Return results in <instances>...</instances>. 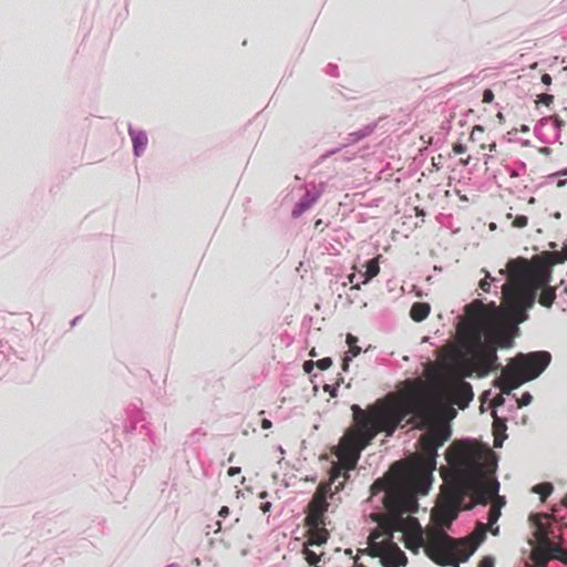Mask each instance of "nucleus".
Listing matches in <instances>:
<instances>
[{
    "instance_id": "obj_1",
    "label": "nucleus",
    "mask_w": 567,
    "mask_h": 567,
    "mask_svg": "<svg viewBox=\"0 0 567 567\" xmlns=\"http://www.w3.org/2000/svg\"><path fill=\"white\" fill-rule=\"evenodd\" d=\"M355 426L343 441V449L351 457L350 468L357 465L364 450L378 433L392 436L402 421L409 415L419 420L417 427L426 429L419 439L421 455L410 464L395 462L390 468V477L377 480L371 485V494L384 492L383 504L386 515L382 526L390 532H402L404 546L417 553L420 547L437 565L458 567L476 550L485 536L486 526L478 524L475 539H454L444 530L434 528L424 538L416 513L417 494L425 495L430 488L431 475L436 467L439 447L452 435L449 423L439 419L423 394L413 390L404 394H388L362 410L352 405Z\"/></svg>"
},
{
    "instance_id": "obj_2",
    "label": "nucleus",
    "mask_w": 567,
    "mask_h": 567,
    "mask_svg": "<svg viewBox=\"0 0 567 567\" xmlns=\"http://www.w3.org/2000/svg\"><path fill=\"white\" fill-rule=\"evenodd\" d=\"M504 320L502 308L476 299L464 308V318L457 326L460 344L470 354L473 369L480 377L498 369L496 348L483 342V337L494 333Z\"/></svg>"
},
{
    "instance_id": "obj_3",
    "label": "nucleus",
    "mask_w": 567,
    "mask_h": 567,
    "mask_svg": "<svg viewBox=\"0 0 567 567\" xmlns=\"http://www.w3.org/2000/svg\"><path fill=\"white\" fill-rule=\"evenodd\" d=\"M485 452L475 443L456 441L446 450V461L453 472L444 496L454 506H458L468 492L475 495L477 504L486 505L497 498L499 484L496 481L482 482Z\"/></svg>"
},
{
    "instance_id": "obj_4",
    "label": "nucleus",
    "mask_w": 567,
    "mask_h": 567,
    "mask_svg": "<svg viewBox=\"0 0 567 567\" xmlns=\"http://www.w3.org/2000/svg\"><path fill=\"white\" fill-rule=\"evenodd\" d=\"M533 267L526 259H513L507 264L509 285H503L505 311L517 323L527 320V310L533 308L534 298L526 284Z\"/></svg>"
},
{
    "instance_id": "obj_5",
    "label": "nucleus",
    "mask_w": 567,
    "mask_h": 567,
    "mask_svg": "<svg viewBox=\"0 0 567 567\" xmlns=\"http://www.w3.org/2000/svg\"><path fill=\"white\" fill-rule=\"evenodd\" d=\"M354 424H357L355 421ZM354 426L355 425L350 427L340 441V457L344 461V467L341 465H334L330 471L329 482L320 483L318 485L310 503L308 504L307 516L305 519L306 525H326L324 514L329 507L327 497L328 495H331V485L338 482V484L336 485V492H339L340 489L343 488L344 482L349 478L348 472L350 471L349 466L351 464V457L343 449V441ZM354 467L355 465L351 467V470H353Z\"/></svg>"
},
{
    "instance_id": "obj_6",
    "label": "nucleus",
    "mask_w": 567,
    "mask_h": 567,
    "mask_svg": "<svg viewBox=\"0 0 567 567\" xmlns=\"http://www.w3.org/2000/svg\"><path fill=\"white\" fill-rule=\"evenodd\" d=\"M550 354L545 351L518 354L507 367L502 369V375L496 385L502 393L509 394L524 382L537 378L549 364Z\"/></svg>"
},
{
    "instance_id": "obj_7",
    "label": "nucleus",
    "mask_w": 567,
    "mask_h": 567,
    "mask_svg": "<svg viewBox=\"0 0 567 567\" xmlns=\"http://www.w3.org/2000/svg\"><path fill=\"white\" fill-rule=\"evenodd\" d=\"M447 394L451 401L460 409H464L473 400L474 393L468 382L457 378L446 385Z\"/></svg>"
},
{
    "instance_id": "obj_8",
    "label": "nucleus",
    "mask_w": 567,
    "mask_h": 567,
    "mask_svg": "<svg viewBox=\"0 0 567 567\" xmlns=\"http://www.w3.org/2000/svg\"><path fill=\"white\" fill-rule=\"evenodd\" d=\"M550 278V271L546 266L536 265L533 267L526 289L533 295L534 301L538 290L549 287Z\"/></svg>"
},
{
    "instance_id": "obj_9",
    "label": "nucleus",
    "mask_w": 567,
    "mask_h": 567,
    "mask_svg": "<svg viewBox=\"0 0 567 567\" xmlns=\"http://www.w3.org/2000/svg\"><path fill=\"white\" fill-rule=\"evenodd\" d=\"M381 563L384 567H401L408 564V557L395 543L390 540Z\"/></svg>"
},
{
    "instance_id": "obj_10",
    "label": "nucleus",
    "mask_w": 567,
    "mask_h": 567,
    "mask_svg": "<svg viewBox=\"0 0 567 567\" xmlns=\"http://www.w3.org/2000/svg\"><path fill=\"white\" fill-rule=\"evenodd\" d=\"M553 515L549 514H533L529 517V520L535 525V537L538 540L540 546H546L550 543L549 540V532L545 526L543 519H549Z\"/></svg>"
},
{
    "instance_id": "obj_11",
    "label": "nucleus",
    "mask_w": 567,
    "mask_h": 567,
    "mask_svg": "<svg viewBox=\"0 0 567 567\" xmlns=\"http://www.w3.org/2000/svg\"><path fill=\"white\" fill-rule=\"evenodd\" d=\"M470 141L477 144L481 150H488L491 152L496 150V142L489 140L485 128L481 125H475L470 134Z\"/></svg>"
},
{
    "instance_id": "obj_12",
    "label": "nucleus",
    "mask_w": 567,
    "mask_h": 567,
    "mask_svg": "<svg viewBox=\"0 0 567 567\" xmlns=\"http://www.w3.org/2000/svg\"><path fill=\"white\" fill-rule=\"evenodd\" d=\"M308 527L307 542L305 545H322L326 544L329 538V532L326 525H306Z\"/></svg>"
},
{
    "instance_id": "obj_13",
    "label": "nucleus",
    "mask_w": 567,
    "mask_h": 567,
    "mask_svg": "<svg viewBox=\"0 0 567 567\" xmlns=\"http://www.w3.org/2000/svg\"><path fill=\"white\" fill-rule=\"evenodd\" d=\"M431 307L426 302H414L410 310L411 318L416 321H423L430 313Z\"/></svg>"
},
{
    "instance_id": "obj_14",
    "label": "nucleus",
    "mask_w": 567,
    "mask_h": 567,
    "mask_svg": "<svg viewBox=\"0 0 567 567\" xmlns=\"http://www.w3.org/2000/svg\"><path fill=\"white\" fill-rule=\"evenodd\" d=\"M357 342H358L357 337H354L350 333L347 336V343L349 344V353L351 355L350 357L347 355L343 358V360H342V370L343 371H348L349 362L351 361V359L353 357H357L361 352V348L357 346Z\"/></svg>"
},
{
    "instance_id": "obj_15",
    "label": "nucleus",
    "mask_w": 567,
    "mask_h": 567,
    "mask_svg": "<svg viewBox=\"0 0 567 567\" xmlns=\"http://www.w3.org/2000/svg\"><path fill=\"white\" fill-rule=\"evenodd\" d=\"M381 256L370 259L365 265V271L362 274V284H368L371 279L377 277L380 272L379 259Z\"/></svg>"
},
{
    "instance_id": "obj_16",
    "label": "nucleus",
    "mask_w": 567,
    "mask_h": 567,
    "mask_svg": "<svg viewBox=\"0 0 567 567\" xmlns=\"http://www.w3.org/2000/svg\"><path fill=\"white\" fill-rule=\"evenodd\" d=\"M530 558L537 567H546L548 560L550 559V555L548 554L546 547L539 546L533 549Z\"/></svg>"
},
{
    "instance_id": "obj_17",
    "label": "nucleus",
    "mask_w": 567,
    "mask_h": 567,
    "mask_svg": "<svg viewBox=\"0 0 567 567\" xmlns=\"http://www.w3.org/2000/svg\"><path fill=\"white\" fill-rule=\"evenodd\" d=\"M556 299V289L554 287H545L540 290L538 303L545 308H550Z\"/></svg>"
},
{
    "instance_id": "obj_18",
    "label": "nucleus",
    "mask_w": 567,
    "mask_h": 567,
    "mask_svg": "<svg viewBox=\"0 0 567 567\" xmlns=\"http://www.w3.org/2000/svg\"><path fill=\"white\" fill-rule=\"evenodd\" d=\"M507 220H512L511 227L522 229L528 225V216L524 214H514L513 208L505 215Z\"/></svg>"
},
{
    "instance_id": "obj_19",
    "label": "nucleus",
    "mask_w": 567,
    "mask_h": 567,
    "mask_svg": "<svg viewBox=\"0 0 567 567\" xmlns=\"http://www.w3.org/2000/svg\"><path fill=\"white\" fill-rule=\"evenodd\" d=\"M504 504V501L501 497H497L492 504L488 512V524L492 526L495 524L501 516V506Z\"/></svg>"
},
{
    "instance_id": "obj_20",
    "label": "nucleus",
    "mask_w": 567,
    "mask_h": 567,
    "mask_svg": "<svg viewBox=\"0 0 567 567\" xmlns=\"http://www.w3.org/2000/svg\"><path fill=\"white\" fill-rule=\"evenodd\" d=\"M554 487L550 483H540L533 487V492L540 496L542 502H545L546 498L551 494Z\"/></svg>"
},
{
    "instance_id": "obj_21",
    "label": "nucleus",
    "mask_w": 567,
    "mask_h": 567,
    "mask_svg": "<svg viewBox=\"0 0 567 567\" xmlns=\"http://www.w3.org/2000/svg\"><path fill=\"white\" fill-rule=\"evenodd\" d=\"M506 430V426L503 422L495 421L493 423V432H494V446L499 447L502 446L503 437H501V432H504Z\"/></svg>"
},
{
    "instance_id": "obj_22",
    "label": "nucleus",
    "mask_w": 567,
    "mask_h": 567,
    "mask_svg": "<svg viewBox=\"0 0 567 567\" xmlns=\"http://www.w3.org/2000/svg\"><path fill=\"white\" fill-rule=\"evenodd\" d=\"M312 204H313V199H309V198L301 199L292 209V213H291L292 217H295V218L299 217L302 213H305L307 209H309Z\"/></svg>"
},
{
    "instance_id": "obj_23",
    "label": "nucleus",
    "mask_w": 567,
    "mask_h": 567,
    "mask_svg": "<svg viewBox=\"0 0 567 567\" xmlns=\"http://www.w3.org/2000/svg\"><path fill=\"white\" fill-rule=\"evenodd\" d=\"M386 549H388V543L386 544L373 543L369 547V554L372 557H380L382 559Z\"/></svg>"
},
{
    "instance_id": "obj_24",
    "label": "nucleus",
    "mask_w": 567,
    "mask_h": 567,
    "mask_svg": "<svg viewBox=\"0 0 567 567\" xmlns=\"http://www.w3.org/2000/svg\"><path fill=\"white\" fill-rule=\"evenodd\" d=\"M305 555V559L310 566H316L320 561V555H317L313 550L308 548V545H305L302 550Z\"/></svg>"
},
{
    "instance_id": "obj_25",
    "label": "nucleus",
    "mask_w": 567,
    "mask_h": 567,
    "mask_svg": "<svg viewBox=\"0 0 567 567\" xmlns=\"http://www.w3.org/2000/svg\"><path fill=\"white\" fill-rule=\"evenodd\" d=\"M547 548L548 554H550V558H556V556H564L567 550L563 549L560 546L555 545L554 543H549L545 546Z\"/></svg>"
},
{
    "instance_id": "obj_26",
    "label": "nucleus",
    "mask_w": 567,
    "mask_h": 567,
    "mask_svg": "<svg viewBox=\"0 0 567 567\" xmlns=\"http://www.w3.org/2000/svg\"><path fill=\"white\" fill-rule=\"evenodd\" d=\"M454 515H450L449 513H441L439 517H436V523L441 526L449 527L451 522L454 519Z\"/></svg>"
},
{
    "instance_id": "obj_27",
    "label": "nucleus",
    "mask_w": 567,
    "mask_h": 567,
    "mask_svg": "<svg viewBox=\"0 0 567 567\" xmlns=\"http://www.w3.org/2000/svg\"><path fill=\"white\" fill-rule=\"evenodd\" d=\"M146 143H147L146 136L133 137L134 150L137 155L140 153V150H143L145 147Z\"/></svg>"
},
{
    "instance_id": "obj_28",
    "label": "nucleus",
    "mask_w": 567,
    "mask_h": 567,
    "mask_svg": "<svg viewBox=\"0 0 567 567\" xmlns=\"http://www.w3.org/2000/svg\"><path fill=\"white\" fill-rule=\"evenodd\" d=\"M494 279L491 277V275L487 272L485 278L482 279L480 281V288L485 291V292H488L489 289H491V282L493 281Z\"/></svg>"
},
{
    "instance_id": "obj_29",
    "label": "nucleus",
    "mask_w": 567,
    "mask_h": 567,
    "mask_svg": "<svg viewBox=\"0 0 567 567\" xmlns=\"http://www.w3.org/2000/svg\"><path fill=\"white\" fill-rule=\"evenodd\" d=\"M315 362H316V367L322 371L329 369L332 365L331 358H323V359H320Z\"/></svg>"
},
{
    "instance_id": "obj_30",
    "label": "nucleus",
    "mask_w": 567,
    "mask_h": 567,
    "mask_svg": "<svg viewBox=\"0 0 567 567\" xmlns=\"http://www.w3.org/2000/svg\"><path fill=\"white\" fill-rule=\"evenodd\" d=\"M494 100V93L492 90L489 89H486L484 92H483V99H482V102L483 103H492Z\"/></svg>"
},
{
    "instance_id": "obj_31",
    "label": "nucleus",
    "mask_w": 567,
    "mask_h": 567,
    "mask_svg": "<svg viewBox=\"0 0 567 567\" xmlns=\"http://www.w3.org/2000/svg\"><path fill=\"white\" fill-rule=\"evenodd\" d=\"M538 102L549 106L554 102V96L550 94H542L538 96Z\"/></svg>"
},
{
    "instance_id": "obj_32",
    "label": "nucleus",
    "mask_w": 567,
    "mask_h": 567,
    "mask_svg": "<svg viewBox=\"0 0 567 567\" xmlns=\"http://www.w3.org/2000/svg\"><path fill=\"white\" fill-rule=\"evenodd\" d=\"M452 151L455 155L464 154L466 152V146L462 143H454Z\"/></svg>"
},
{
    "instance_id": "obj_33",
    "label": "nucleus",
    "mask_w": 567,
    "mask_h": 567,
    "mask_svg": "<svg viewBox=\"0 0 567 567\" xmlns=\"http://www.w3.org/2000/svg\"><path fill=\"white\" fill-rule=\"evenodd\" d=\"M480 567H494V559L489 556L484 557L480 563Z\"/></svg>"
},
{
    "instance_id": "obj_34",
    "label": "nucleus",
    "mask_w": 567,
    "mask_h": 567,
    "mask_svg": "<svg viewBox=\"0 0 567 567\" xmlns=\"http://www.w3.org/2000/svg\"><path fill=\"white\" fill-rule=\"evenodd\" d=\"M316 367V362L312 360H308L303 363V370L306 373H310Z\"/></svg>"
},
{
    "instance_id": "obj_35",
    "label": "nucleus",
    "mask_w": 567,
    "mask_h": 567,
    "mask_svg": "<svg viewBox=\"0 0 567 567\" xmlns=\"http://www.w3.org/2000/svg\"><path fill=\"white\" fill-rule=\"evenodd\" d=\"M530 401H532V395L529 393H524L519 401V406L527 405L530 403Z\"/></svg>"
},
{
    "instance_id": "obj_36",
    "label": "nucleus",
    "mask_w": 567,
    "mask_h": 567,
    "mask_svg": "<svg viewBox=\"0 0 567 567\" xmlns=\"http://www.w3.org/2000/svg\"><path fill=\"white\" fill-rule=\"evenodd\" d=\"M259 508H260V511H261L262 513H265V514H266V513L270 512V509H271V503H270V502L261 503Z\"/></svg>"
},
{
    "instance_id": "obj_37",
    "label": "nucleus",
    "mask_w": 567,
    "mask_h": 567,
    "mask_svg": "<svg viewBox=\"0 0 567 567\" xmlns=\"http://www.w3.org/2000/svg\"><path fill=\"white\" fill-rule=\"evenodd\" d=\"M542 82L545 84V85H550L551 84V76L547 73L543 74L542 75Z\"/></svg>"
},
{
    "instance_id": "obj_38",
    "label": "nucleus",
    "mask_w": 567,
    "mask_h": 567,
    "mask_svg": "<svg viewBox=\"0 0 567 567\" xmlns=\"http://www.w3.org/2000/svg\"><path fill=\"white\" fill-rule=\"evenodd\" d=\"M218 515L223 518L227 517L229 515V508L227 506H223L220 509H219V513Z\"/></svg>"
},
{
    "instance_id": "obj_39",
    "label": "nucleus",
    "mask_w": 567,
    "mask_h": 567,
    "mask_svg": "<svg viewBox=\"0 0 567 567\" xmlns=\"http://www.w3.org/2000/svg\"><path fill=\"white\" fill-rule=\"evenodd\" d=\"M355 274L349 275L348 279L350 284H353V289H360V284H354Z\"/></svg>"
},
{
    "instance_id": "obj_40",
    "label": "nucleus",
    "mask_w": 567,
    "mask_h": 567,
    "mask_svg": "<svg viewBox=\"0 0 567 567\" xmlns=\"http://www.w3.org/2000/svg\"><path fill=\"white\" fill-rule=\"evenodd\" d=\"M324 391L329 392L331 396H337V389L330 385H324Z\"/></svg>"
},
{
    "instance_id": "obj_41",
    "label": "nucleus",
    "mask_w": 567,
    "mask_h": 567,
    "mask_svg": "<svg viewBox=\"0 0 567 567\" xmlns=\"http://www.w3.org/2000/svg\"><path fill=\"white\" fill-rule=\"evenodd\" d=\"M239 473H240V467H234V466H233V467H229V468H228V475H229V476H235V475H237V474H239Z\"/></svg>"
},
{
    "instance_id": "obj_42",
    "label": "nucleus",
    "mask_w": 567,
    "mask_h": 567,
    "mask_svg": "<svg viewBox=\"0 0 567 567\" xmlns=\"http://www.w3.org/2000/svg\"><path fill=\"white\" fill-rule=\"evenodd\" d=\"M261 427L262 429H270L271 427V422L267 419H264L262 422H261Z\"/></svg>"
},
{
    "instance_id": "obj_43",
    "label": "nucleus",
    "mask_w": 567,
    "mask_h": 567,
    "mask_svg": "<svg viewBox=\"0 0 567 567\" xmlns=\"http://www.w3.org/2000/svg\"><path fill=\"white\" fill-rule=\"evenodd\" d=\"M470 162H471V156H467V157H465V158H461V159H460V163H461L463 166L468 165V164H470Z\"/></svg>"
},
{
    "instance_id": "obj_44",
    "label": "nucleus",
    "mask_w": 567,
    "mask_h": 567,
    "mask_svg": "<svg viewBox=\"0 0 567 567\" xmlns=\"http://www.w3.org/2000/svg\"><path fill=\"white\" fill-rule=\"evenodd\" d=\"M556 559L560 560L565 565H567V553L564 556H556Z\"/></svg>"
},
{
    "instance_id": "obj_45",
    "label": "nucleus",
    "mask_w": 567,
    "mask_h": 567,
    "mask_svg": "<svg viewBox=\"0 0 567 567\" xmlns=\"http://www.w3.org/2000/svg\"><path fill=\"white\" fill-rule=\"evenodd\" d=\"M555 124H556V126L560 127V126H563V125H564V121H563V120H560V118H558V117H556V118H555Z\"/></svg>"
},
{
    "instance_id": "obj_46",
    "label": "nucleus",
    "mask_w": 567,
    "mask_h": 567,
    "mask_svg": "<svg viewBox=\"0 0 567 567\" xmlns=\"http://www.w3.org/2000/svg\"><path fill=\"white\" fill-rule=\"evenodd\" d=\"M309 355H310V357H312V358H315V357H317V355H318V353H317V351H316V349H315V348H312V349L310 350Z\"/></svg>"
},
{
    "instance_id": "obj_47",
    "label": "nucleus",
    "mask_w": 567,
    "mask_h": 567,
    "mask_svg": "<svg viewBox=\"0 0 567 567\" xmlns=\"http://www.w3.org/2000/svg\"><path fill=\"white\" fill-rule=\"evenodd\" d=\"M561 504L567 507V494L565 495V497L563 498L561 501Z\"/></svg>"
},
{
    "instance_id": "obj_48",
    "label": "nucleus",
    "mask_w": 567,
    "mask_h": 567,
    "mask_svg": "<svg viewBox=\"0 0 567 567\" xmlns=\"http://www.w3.org/2000/svg\"><path fill=\"white\" fill-rule=\"evenodd\" d=\"M267 495H268V494H267V492H261V493L259 494V497H260V498H265V497H267Z\"/></svg>"
},
{
    "instance_id": "obj_49",
    "label": "nucleus",
    "mask_w": 567,
    "mask_h": 567,
    "mask_svg": "<svg viewBox=\"0 0 567 567\" xmlns=\"http://www.w3.org/2000/svg\"><path fill=\"white\" fill-rule=\"evenodd\" d=\"M503 402V399L499 398V399H495V404H501Z\"/></svg>"
},
{
    "instance_id": "obj_50",
    "label": "nucleus",
    "mask_w": 567,
    "mask_h": 567,
    "mask_svg": "<svg viewBox=\"0 0 567 567\" xmlns=\"http://www.w3.org/2000/svg\"><path fill=\"white\" fill-rule=\"evenodd\" d=\"M489 228H491V229H495V228H496L495 224H494V223H492V224L489 225Z\"/></svg>"
},
{
    "instance_id": "obj_51",
    "label": "nucleus",
    "mask_w": 567,
    "mask_h": 567,
    "mask_svg": "<svg viewBox=\"0 0 567 567\" xmlns=\"http://www.w3.org/2000/svg\"><path fill=\"white\" fill-rule=\"evenodd\" d=\"M535 202L534 197H530L529 203L533 204Z\"/></svg>"
},
{
    "instance_id": "obj_52",
    "label": "nucleus",
    "mask_w": 567,
    "mask_h": 567,
    "mask_svg": "<svg viewBox=\"0 0 567 567\" xmlns=\"http://www.w3.org/2000/svg\"><path fill=\"white\" fill-rule=\"evenodd\" d=\"M498 532V527L495 528V530H492L493 534H496Z\"/></svg>"
},
{
    "instance_id": "obj_53",
    "label": "nucleus",
    "mask_w": 567,
    "mask_h": 567,
    "mask_svg": "<svg viewBox=\"0 0 567 567\" xmlns=\"http://www.w3.org/2000/svg\"><path fill=\"white\" fill-rule=\"evenodd\" d=\"M358 567H364V566H363V565H360V566H358Z\"/></svg>"
},
{
    "instance_id": "obj_54",
    "label": "nucleus",
    "mask_w": 567,
    "mask_h": 567,
    "mask_svg": "<svg viewBox=\"0 0 567 567\" xmlns=\"http://www.w3.org/2000/svg\"><path fill=\"white\" fill-rule=\"evenodd\" d=\"M566 250H567V246H566Z\"/></svg>"
}]
</instances>
